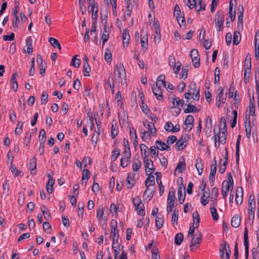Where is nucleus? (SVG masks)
Returning a JSON list of instances; mask_svg holds the SVG:
<instances>
[{
	"label": "nucleus",
	"instance_id": "obj_1",
	"mask_svg": "<svg viewBox=\"0 0 259 259\" xmlns=\"http://www.w3.org/2000/svg\"><path fill=\"white\" fill-rule=\"evenodd\" d=\"M114 74L115 76L116 81H118V83H120L121 85H126V74L122 63H120L118 65H115Z\"/></svg>",
	"mask_w": 259,
	"mask_h": 259
},
{
	"label": "nucleus",
	"instance_id": "obj_2",
	"mask_svg": "<svg viewBox=\"0 0 259 259\" xmlns=\"http://www.w3.org/2000/svg\"><path fill=\"white\" fill-rule=\"evenodd\" d=\"M132 201L138 214L140 216H144L145 215V206L142 202L141 198L137 197L133 198Z\"/></svg>",
	"mask_w": 259,
	"mask_h": 259
},
{
	"label": "nucleus",
	"instance_id": "obj_3",
	"mask_svg": "<svg viewBox=\"0 0 259 259\" xmlns=\"http://www.w3.org/2000/svg\"><path fill=\"white\" fill-rule=\"evenodd\" d=\"M225 16L223 12L218 11L215 15V24L217 31H221L223 29Z\"/></svg>",
	"mask_w": 259,
	"mask_h": 259
},
{
	"label": "nucleus",
	"instance_id": "obj_4",
	"mask_svg": "<svg viewBox=\"0 0 259 259\" xmlns=\"http://www.w3.org/2000/svg\"><path fill=\"white\" fill-rule=\"evenodd\" d=\"M148 155H145L143 157V162L145 165V171L147 175H148V172H150V174H153L155 169L154 167L153 161L147 158Z\"/></svg>",
	"mask_w": 259,
	"mask_h": 259
},
{
	"label": "nucleus",
	"instance_id": "obj_5",
	"mask_svg": "<svg viewBox=\"0 0 259 259\" xmlns=\"http://www.w3.org/2000/svg\"><path fill=\"white\" fill-rule=\"evenodd\" d=\"M188 139V135L187 134H183L178 141H177L175 146L177 150L180 151L184 149L186 145Z\"/></svg>",
	"mask_w": 259,
	"mask_h": 259
},
{
	"label": "nucleus",
	"instance_id": "obj_6",
	"mask_svg": "<svg viewBox=\"0 0 259 259\" xmlns=\"http://www.w3.org/2000/svg\"><path fill=\"white\" fill-rule=\"evenodd\" d=\"M190 57L194 67H199L200 66V57L197 50H192L190 53Z\"/></svg>",
	"mask_w": 259,
	"mask_h": 259
},
{
	"label": "nucleus",
	"instance_id": "obj_7",
	"mask_svg": "<svg viewBox=\"0 0 259 259\" xmlns=\"http://www.w3.org/2000/svg\"><path fill=\"white\" fill-rule=\"evenodd\" d=\"M174 15L176 16L178 23L181 27V24L180 23V19L182 18L181 23L182 25H184L185 24V18L184 17L183 14H182V12L181 11L180 7L178 4H176L175 6Z\"/></svg>",
	"mask_w": 259,
	"mask_h": 259
},
{
	"label": "nucleus",
	"instance_id": "obj_8",
	"mask_svg": "<svg viewBox=\"0 0 259 259\" xmlns=\"http://www.w3.org/2000/svg\"><path fill=\"white\" fill-rule=\"evenodd\" d=\"M185 196V186L183 183H181L178 189V197L181 204H183L184 202Z\"/></svg>",
	"mask_w": 259,
	"mask_h": 259
},
{
	"label": "nucleus",
	"instance_id": "obj_9",
	"mask_svg": "<svg viewBox=\"0 0 259 259\" xmlns=\"http://www.w3.org/2000/svg\"><path fill=\"white\" fill-rule=\"evenodd\" d=\"M249 113L248 114H246L247 115H252L253 116L255 114V103L254 97V92H253V95L252 98L250 97V95L249 94Z\"/></svg>",
	"mask_w": 259,
	"mask_h": 259
},
{
	"label": "nucleus",
	"instance_id": "obj_10",
	"mask_svg": "<svg viewBox=\"0 0 259 259\" xmlns=\"http://www.w3.org/2000/svg\"><path fill=\"white\" fill-rule=\"evenodd\" d=\"M152 174H148V177L145 181V186L146 189L144 192V195H146L147 191L149 190V187L155 184L154 177L152 175Z\"/></svg>",
	"mask_w": 259,
	"mask_h": 259
},
{
	"label": "nucleus",
	"instance_id": "obj_11",
	"mask_svg": "<svg viewBox=\"0 0 259 259\" xmlns=\"http://www.w3.org/2000/svg\"><path fill=\"white\" fill-rule=\"evenodd\" d=\"M243 191L241 187L236 188L235 201L237 204H241L243 200Z\"/></svg>",
	"mask_w": 259,
	"mask_h": 259
},
{
	"label": "nucleus",
	"instance_id": "obj_12",
	"mask_svg": "<svg viewBox=\"0 0 259 259\" xmlns=\"http://www.w3.org/2000/svg\"><path fill=\"white\" fill-rule=\"evenodd\" d=\"M245 128L246 137L247 139H250L251 130L250 126V120L249 118V115H245Z\"/></svg>",
	"mask_w": 259,
	"mask_h": 259
},
{
	"label": "nucleus",
	"instance_id": "obj_13",
	"mask_svg": "<svg viewBox=\"0 0 259 259\" xmlns=\"http://www.w3.org/2000/svg\"><path fill=\"white\" fill-rule=\"evenodd\" d=\"M141 44L142 49L146 50L148 47V35L147 33L142 30L141 32Z\"/></svg>",
	"mask_w": 259,
	"mask_h": 259
},
{
	"label": "nucleus",
	"instance_id": "obj_14",
	"mask_svg": "<svg viewBox=\"0 0 259 259\" xmlns=\"http://www.w3.org/2000/svg\"><path fill=\"white\" fill-rule=\"evenodd\" d=\"M202 31V30H201L200 34H199L200 41L201 42L203 40V45L204 47L205 48L206 50H209L211 46V41H210L209 39H205V31L204 28H203V35L202 36V38H201V35Z\"/></svg>",
	"mask_w": 259,
	"mask_h": 259
},
{
	"label": "nucleus",
	"instance_id": "obj_15",
	"mask_svg": "<svg viewBox=\"0 0 259 259\" xmlns=\"http://www.w3.org/2000/svg\"><path fill=\"white\" fill-rule=\"evenodd\" d=\"M152 90L153 94L158 100H162L163 99V96L162 94V89H161V86L155 85L154 87H152Z\"/></svg>",
	"mask_w": 259,
	"mask_h": 259
},
{
	"label": "nucleus",
	"instance_id": "obj_16",
	"mask_svg": "<svg viewBox=\"0 0 259 259\" xmlns=\"http://www.w3.org/2000/svg\"><path fill=\"white\" fill-rule=\"evenodd\" d=\"M135 175V174H132L131 173H128L127 174L126 182L127 183L126 187L128 189H131L136 184V181L134 178Z\"/></svg>",
	"mask_w": 259,
	"mask_h": 259
},
{
	"label": "nucleus",
	"instance_id": "obj_17",
	"mask_svg": "<svg viewBox=\"0 0 259 259\" xmlns=\"http://www.w3.org/2000/svg\"><path fill=\"white\" fill-rule=\"evenodd\" d=\"M144 126L147 128L148 130V133L153 136H155L156 132V128L154 123H152L151 122L146 120V122H143Z\"/></svg>",
	"mask_w": 259,
	"mask_h": 259
},
{
	"label": "nucleus",
	"instance_id": "obj_18",
	"mask_svg": "<svg viewBox=\"0 0 259 259\" xmlns=\"http://www.w3.org/2000/svg\"><path fill=\"white\" fill-rule=\"evenodd\" d=\"M255 208V200L254 195H249L248 200V211H254Z\"/></svg>",
	"mask_w": 259,
	"mask_h": 259
},
{
	"label": "nucleus",
	"instance_id": "obj_19",
	"mask_svg": "<svg viewBox=\"0 0 259 259\" xmlns=\"http://www.w3.org/2000/svg\"><path fill=\"white\" fill-rule=\"evenodd\" d=\"M156 179L157 184L159 185V194L160 196H162L163 193L164 192V187L163 185L162 182L161 181V175L160 172H155Z\"/></svg>",
	"mask_w": 259,
	"mask_h": 259
},
{
	"label": "nucleus",
	"instance_id": "obj_20",
	"mask_svg": "<svg viewBox=\"0 0 259 259\" xmlns=\"http://www.w3.org/2000/svg\"><path fill=\"white\" fill-rule=\"evenodd\" d=\"M155 143L157 149L160 150L161 151L166 150L169 151L171 150L170 147L169 146L160 140H157L155 142Z\"/></svg>",
	"mask_w": 259,
	"mask_h": 259
},
{
	"label": "nucleus",
	"instance_id": "obj_21",
	"mask_svg": "<svg viewBox=\"0 0 259 259\" xmlns=\"http://www.w3.org/2000/svg\"><path fill=\"white\" fill-rule=\"evenodd\" d=\"M231 186H229V182L227 180H225L223 181L222 186V194L224 198H226L228 193L229 191L230 187Z\"/></svg>",
	"mask_w": 259,
	"mask_h": 259
},
{
	"label": "nucleus",
	"instance_id": "obj_22",
	"mask_svg": "<svg viewBox=\"0 0 259 259\" xmlns=\"http://www.w3.org/2000/svg\"><path fill=\"white\" fill-rule=\"evenodd\" d=\"M36 158L34 156L30 159L29 167L31 175H35L36 174V172L34 171V170H35L36 168Z\"/></svg>",
	"mask_w": 259,
	"mask_h": 259
},
{
	"label": "nucleus",
	"instance_id": "obj_23",
	"mask_svg": "<svg viewBox=\"0 0 259 259\" xmlns=\"http://www.w3.org/2000/svg\"><path fill=\"white\" fill-rule=\"evenodd\" d=\"M194 117L192 115H188L185 120L184 124L187 127H189V131L191 130L194 125Z\"/></svg>",
	"mask_w": 259,
	"mask_h": 259
},
{
	"label": "nucleus",
	"instance_id": "obj_24",
	"mask_svg": "<svg viewBox=\"0 0 259 259\" xmlns=\"http://www.w3.org/2000/svg\"><path fill=\"white\" fill-rule=\"evenodd\" d=\"M130 39V36L129 34V30L127 28H125L123 31L122 33V40H123V46L124 47L125 45H126V47L127 46V45L129 44V41Z\"/></svg>",
	"mask_w": 259,
	"mask_h": 259
},
{
	"label": "nucleus",
	"instance_id": "obj_25",
	"mask_svg": "<svg viewBox=\"0 0 259 259\" xmlns=\"http://www.w3.org/2000/svg\"><path fill=\"white\" fill-rule=\"evenodd\" d=\"M26 49H25V52L28 54H31L32 53L33 47H32V40L30 36L27 37L26 39Z\"/></svg>",
	"mask_w": 259,
	"mask_h": 259
},
{
	"label": "nucleus",
	"instance_id": "obj_26",
	"mask_svg": "<svg viewBox=\"0 0 259 259\" xmlns=\"http://www.w3.org/2000/svg\"><path fill=\"white\" fill-rule=\"evenodd\" d=\"M192 237V238L190 245V247L191 250L193 249V246H195L196 245H199L201 243L202 240V236L200 233H199V235L196 238H195L194 236Z\"/></svg>",
	"mask_w": 259,
	"mask_h": 259
},
{
	"label": "nucleus",
	"instance_id": "obj_27",
	"mask_svg": "<svg viewBox=\"0 0 259 259\" xmlns=\"http://www.w3.org/2000/svg\"><path fill=\"white\" fill-rule=\"evenodd\" d=\"M131 156L130 155L123 154L120 160V165L122 167H125L129 165L131 162Z\"/></svg>",
	"mask_w": 259,
	"mask_h": 259
},
{
	"label": "nucleus",
	"instance_id": "obj_28",
	"mask_svg": "<svg viewBox=\"0 0 259 259\" xmlns=\"http://www.w3.org/2000/svg\"><path fill=\"white\" fill-rule=\"evenodd\" d=\"M17 76H18V73L17 72H15L13 74L10 79L11 88L14 91V92H16L18 88V85L16 80V78Z\"/></svg>",
	"mask_w": 259,
	"mask_h": 259
},
{
	"label": "nucleus",
	"instance_id": "obj_29",
	"mask_svg": "<svg viewBox=\"0 0 259 259\" xmlns=\"http://www.w3.org/2000/svg\"><path fill=\"white\" fill-rule=\"evenodd\" d=\"M240 140H241V135H238L237 137L236 144V151H235L236 162L237 164H238L239 160V148H240Z\"/></svg>",
	"mask_w": 259,
	"mask_h": 259
},
{
	"label": "nucleus",
	"instance_id": "obj_30",
	"mask_svg": "<svg viewBox=\"0 0 259 259\" xmlns=\"http://www.w3.org/2000/svg\"><path fill=\"white\" fill-rule=\"evenodd\" d=\"M241 218L238 214H235L231 220V224L233 227L238 228L240 224Z\"/></svg>",
	"mask_w": 259,
	"mask_h": 259
},
{
	"label": "nucleus",
	"instance_id": "obj_31",
	"mask_svg": "<svg viewBox=\"0 0 259 259\" xmlns=\"http://www.w3.org/2000/svg\"><path fill=\"white\" fill-rule=\"evenodd\" d=\"M165 77L164 74L160 75L157 78L156 85L161 86L162 84L164 88H166V83L165 81Z\"/></svg>",
	"mask_w": 259,
	"mask_h": 259
},
{
	"label": "nucleus",
	"instance_id": "obj_32",
	"mask_svg": "<svg viewBox=\"0 0 259 259\" xmlns=\"http://www.w3.org/2000/svg\"><path fill=\"white\" fill-rule=\"evenodd\" d=\"M186 163L185 159H183V161L179 162L176 167L175 171H178L180 173L183 172L186 169Z\"/></svg>",
	"mask_w": 259,
	"mask_h": 259
},
{
	"label": "nucleus",
	"instance_id": "obj_33",
	"mask_svg": "<svg viewBox=\"0 0 259 259\" xmlns=\"http://www.w3.org/2000/svg\"><path fill=\"white\" fill-rule=\"evenodd\" d=\"M248 229L246 227L244 228V245L245 250L249 249V241L248 238Z\"/></svg>",
	"mask_w": 259,
	"mask_h": 259
},
{
	"label": "nucleus",
	"instance_id": "obj_34",
	"mask_svg": "<svg viewBox=\"0 0 259 259\" xmlns=\"http://www.w3.org/2000/svg\"><path fill=\"white\" fill-rule=\"evenodd\" d=\"M179 217V211L178 209L175 208L173 210L172 215L171 217V223L174 226H175L176 224H177L178 220Z\"/></svg>",
	"mask_w": 259,
	"mask_h": 259
},
{
	"label": "nucleus",
	"instance_id": "obj_35",
	"mask_svg": "<svg viewBox=\"0 0 259 259\" xmlns=\"http://www.w3.org/2000/svg\"><path fill=\"white\" fill-rule=\"evenodd\" d=\"M195 167L198 171V175H201L203 171V167L200 158L196 160Z\"/></svg>",
	"mask_w": 259,
	"mask_h": 259
},
{
	"label": "nucleus",
	"instance_id": "obj_36",
	"mask_svg": "<svg viewBox=\"0 0 259 259\" xmlns=\"http://www.w3.org/2000/svg\"><path fill=\"white\" fill-rule=\"evenodd\" d=\"M123 144L124 146V149L123 152V154L131 155L130 144L128 140L124 138L123 139Z\"/></svg>",
	"mask_w": 259,
	"mask_h": 259
},
{
	"label": "nucleus",
	"instance_id": "obj_37",
	"mask_svg": "<svg viewBox=\"0 0 259 259\" xmlns=\"http://www.w3.org/2000/svg\"><path fill=\"white\" fill-rule=\"evenodd\" d=\"M10 165H11V170L15 177H17V176L22 177V176H23L24 173L22 170H19L17 169L16 166L13 165V164Z\"/></svg>",
	"mask_w": 259,
	"mask_h": 259
},
{
	"label": "nucleus",
	"instance_id": "obj_38",
	"mask_svg": "<svg viewBox=\"0 0 259 259\" xmlns=\"http://www.w3.org/2000/svg\"><path fill=\"white\" fill-rule=\"evenodd\" d=\"M241 40V36L239 31H235L233 34V44L234 45H237Z\"/></svg>",
	"mask_w": 259,
	"mask_h": 259
},
{
	"label": "nucleus",
	"instance_id": "obj_39",
	"mask_svg": "<svg viewBox=\"0 0 259 259\" xmlns=\"http://www.w3.org/2000/svg\"><path fill=\"white\" fill-rule=\"evenodd\" d=\"M142 163L139 159H135L133 163V169L134 171H137L141 167Z\"/></svg>",
	"mask_w": 259,
	"mask_h": 259
},
{
	"label": "nucleus",
	"instance_id": "obj_40",
	"mask_svg": "<svg viewBox=\"0 0 259 259\" xmlns=\"http://www.w3.org/2000/svg\"><path fill=\"white\" fill-rule=\"evenodd\" d=\"M184 239V235L182 233H177L175 237V243L177 245L181 244Z\"/></svg>",
	"mask_w": 259,
	"mask_h": 259
},
{
	"label": "nucleus",
	"instance_id": "obj_41",
	"mask_svg": "<svg viewBox=\"0 0 259 259\" xmlns=\"http://www.w3.org/2000/svg\"><path fill=\"white\" fill-rule=\"evenodd\" d=\"M251 68V57L249 54H248L245 57L244 60V69H249Z\"/></svg>",
	"mask_w": 259,
	"mask_h": 259
},
{
	"label": "nucleus",
	"instance_id": "obj_42",
	"mask_svg": "<svg viewBox=\"0 0 259 259\" xmlns=\"http://www.w3.org/2000/svg\"><path fill=\"white\" fill-rule=\"evenodd\" d=\"M49 41L51 43V45L53 47H54L55 48L57 47L58 48V49L59 50H61V45H60L59 41L57 39H56L54 37H50L49 39Z\"/></svg>",
	"mask_w": 259,
	"mask_h": 259
},
{
	"label": "nucleus",
	"instance_id": "obj_43",
	"mask_svg": "<svg viewBox=\"0 0 259 259\" xmlns=\"http://www.w3.org/2000/svg\"><path fill=\"white\" fill-rule=\"evenodd\" d=\"M210 211L212 217V219L214 221H217L218 220L219 216L217 211V209L215 206H213L210 207Z\"/></svg>",
	"mask_w": 259,
	"mask_h": 259
},
{
	"label": "nucleus",
	"instance_id": "obj_44",
	"mask_svg": "<svg viewBox=\"0 0 259 259\" xmlns=\"http://www.w3.org/2000/svg\"><path fill=\"white\" fill-rule=\"evenodd\" d=\"M91 67L88 63H83V72L85 76H89L90 72L91 71Z\"/></svg>",
	"mask_w": 259,
	"mask_h": 259
},
{
	"label": "nucleus",
	"instance_id": "obj_45",
	"mask_svg": "<svg viewBox=\"0 0 259 259\" xmlns=\"http://www.w3.org/2000/svg\"><path fill=\"white\" fill-rule=\"evenodd\" d=\"M197 111V108L195 106L191 104L187 105V108L184 109V112L185 113H194Z\"/></svg>",
	"mask_w": 259,
	"mask_h": 259
},
{
	"label": "nucleus",
	"instance_id": "obj_46",
	"mask_svg": "<svg viewBox=\"0 0 259 259\" xmlns=\"http://www.w3.org/2000/svg\"><path fill=\"white\" fill-rule=\"evenodd\" d=\"M78 55H75L74 56L71 60V65L73 66L75 68H78L80 65L81 61L80 59H77L76 58Z\"/></svg>",
	"mask_w": 259,
	"mask_h": 259
},
{
	"label": "nucleus",
	"instance_id": "obj_47",
	"mask_svg": "<svg viewBox=\"0 0 259 259\" xmlns=\"http://www.w3.org/2000/svg\"><path fill=\"white\" fill-rule=\"evenodd\" d=\"M175 199V191L172 187L169 189L167 201H174Z\"/></svg>",
	"mask_w": 259,
	"mask_h": 259
},
{
	"label": "nucleus",
	"instance_id": "obj_48",
	"mask_svg": "<svg viewBox=\"0 0 259 259\" xmlns=\"http://www.w3.org/2000/svg\"><path fill=\"white\" fill-rule=\"evenodd\" d=\"M170 101L173 103L174 105H175L176 102V105L177 106H182L184 103V101L183 100H180L179 98L177 97L171 98Z\"/></svg>",
	"mask_w": 259,
	"mask_h": 259
},
{
	"label": "nucleus",
	"instance_id": "obj_49",
	"mask_svg": "<svg viewBox=\"0 0 259 259\" xmlns=\"http://www.w3.org/2000/svg\"><path fill=\"white\" fill-rule=\"evenodd\" d=\"M232 10H233V4H232V3L230 2L229 16H230V20L232 22H233L236 18V12H235V11H234L233 12Z\"/></svg>",
	"mask_w": 259,
	"mask_h": 259
},
{
	"label": "nucleus",
	"instance_id": "obj_50",
	"mask_svg": "<svg viewBox=\"0 0 259 259\" xmlns=\"http://www.w3.org/2000/svg\"><path fill=\"white\" fill-rule=\"evenodd\" d=\"M222 161V159H221L220 160L219 165V171L220 174H223L225 172L226 166L227 165V163L226 161H224L223 164H221V162Z\"/></svg>",
	"mask_w": 259,
	"mask_h": 259
},
{
	"label": "nucleus",
	"instance_id": "obj_51",
	"mask_svg": "<svg viewBox=\"0 0 259 259\" xmlns=\"http://www.w3.org/2000/svg\"><path fill=\"white\" fill-rule=\"evenodd\" d=\"M104 57L107 62L110 63L112 61V54L110 49L107 48L106 49Z\"/></svg>",
	"mask_w": 259,
	"mask_h": 259
},
{
	"label": "nucleus",
	"instance_id": "obj_52",
	"mask_svg": "<svg viewBox=\"0 0 259 259\" xmlns=\"http://www.w3.org/2000/svg\"><path fill=\"white\" fill-rule=\"evenodd\" d=\"M90 171L89 170L87 169H84L83 170V174L82 176V183L87 182L88 180L90 177Z\"/></svg>",
	"mask_w": 259,
	"mask_h": 259
},
{
	"label": "nucleus",
	"instance_id": "obj_53",
	"mask_svg": "<svg viewBox=\"0 0 259 259\" xmlns=\"http://www.w3.org/2000/svg\"><path fill=\"white\" fill-rule=\"evenodd\" d=\"M163 217H160L159 216H157L156 218V220H155L156 227L158 229H160L163 225Z\"/></svg>",
	"mask_w": 259,
	"mask_h": 259
},
{
	"label": "nucleus",
	"instance_id": "obj_54",
	"mask_svg": "<svg viewBox=\"0 0 259 259\" xmlns=\"http://www.w3.org/2000/svg\"><path fill=\"white\" fill-rule=\"evenodd\" d=\"M42 207L44 208V209L42 210V212L44 216L45 219L47 221L49 220L51 218V215L50 212L49 211L48 209H47L45 205H42Z\"/></svg>",
	"mask_w": 259,
	"mask_h": 259
},
{
	"label": "nucleus",
	"instance_id": "obj_55",
	"mask_svg": "<svg viewBox=\"0 0 259 259\" xmlns=\"http://www.w3.org/2000/svg\"><path fill=\"white\" fill-rule=\"evenodd\" d=\"M211 127H212V121L211 119L209 118V123H207L205 124V134L207 137H209V135L211 132Z\"/></svg>",
	"mask_w": 259,
	"mask_h": 259
},
{
	"label": "nucleus",
	"instance_id": "obj_56",
	"mask_svg": "<svg viewBox=\"0 0 259 259\" xmlns=\"http://www.w3.org/2000/svg\"><path fill=\"white\" fill-rule=\"evenodd\" d=\"M46 133L44 129H41L39 131V140L40 142L45 143L46 140Z\"/></svg>",
	"mask_w": 259,
	"mask_h": 259
},
{
	"label": "nucleus",
	"instance_id": "obj_57",
	"mask_svg": "<svg viewBox=\"0 0 259 259\" xmlns=\"http://www.w3.org/2000/svg\"><path fill=\"white\" fill-rule=\"evenodd\" d=\"M151 258L152 259H159L160 258L158 250L155 246H153V248L152 250Z\"/></svg>",
	"mask_w": 259,
	"mask_h": 259
},
{
	"label": "nucleus",
	"instance_id": "obj_58",
	"mask_svg": "<svg viewBox=\"0 0 259 259\" xmlns=\"http://www.w3.org/2000/svg\"><path fill=\"white\" fill-rule=\"evenodd\" d=\"M251 69H244V82L245 84L247 83L250 75Z\"/></svg>",
	"mask_w": 259,
	"mask_h": 259
},
{
	"label": "nucleus",
	"instance_id": "obj_59",
	"mask_svg": "<svg viewBox=\"0 0 259 259\" xmlns=\"http://www.w3.org/2000/svg\"><path fill=\"white\" fill-rule=\"evenodd\" d=\"M41 104L45 105L48 99V94L46 91H43L41 95Z\"/></svg>",
	"mask_w": 259,
	"mask_h": 259
},
{
	"label": "nucleus",
	"instance_id": "obj_60",
	"mask_svg": "<svg viewBox=\"0 0 259 259\" xmlns=\"http://www.w3.org/2000/svg\"><path fill=\"white\" fill-rule=\"evenodd\" d=\"M112 242L113 244H118L119 240L118 231L111 232Z\"/></svg>",
	"mask_w": 259,
	"mask_h": 259
},
{
	"label": "nucleus",
	"instance_id": "obj_61",
	"mask_svg": "<svg viewBox=\"0 0 259 259\" xmlns=\"http://www.w3.org/2000/svg\"><path fill=\"white\" fill-rule=\"evenodd\" d=\"M120 150L118 148H115L112 152V155H111V159L114 161H115L118 156L120 154Z\"/></svg>",
	"mask_w": 259,
	"mask_h": 259
},
{
	"label": "nucleus",
	"instance_id": "obj_62",
	"mask_svg": "<svg viewBox=\"0 0 259 259\" xmlns=\"http://www.w3.org/2000/svg\"><path fill=\"white\" fill-rule=\"evenodd\" d=\"M220 70L219 67L215 69L214 83H219L220 82Z\"/></svg>",
	"mask_w": 259,
	"mask_h": 259
},
{
	"label": "nucleus",
	"instance_id": "obj_63",
	"mask_svg": "<svg viewBox=\"0 0 259 259\" xmlns=\"http://www.w3.org/2000/svg\"><path fill=\"white\" fill-rule=\"evenodd\" d=\"M118 133V127L117 126H114L113 124H112L111 126V138L112 139H114L115 137L117 135Z\"/></svg>",
	"mask_w": 259,
	"mask_h": 259
},
{
	"label": "nucleus",
	"instance_id": "obj_64",
	"mask_svg": "<svg viewBox=\"0 0 259 259\" xmlns=\"http://www.w3.org/2000/svg\"><path fill=\"white\" fill-rule=\"evenodd\" d=\"M43 229L47 233H50L52 230V227L50 223L48 222H45L43 224Z\"/></svg>",
	"mask_w": 259,
	"mask_h": 259
}]
</instances>
